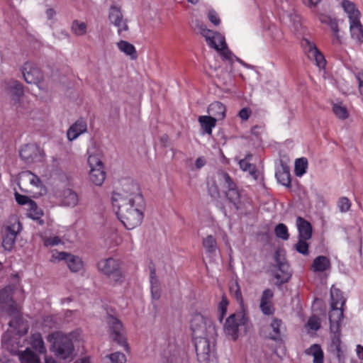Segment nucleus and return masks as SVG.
<instances>
[{
    "label": "nucleus",
    "instance_id": "f257e3e1",
    "mask_svg": "<svg viewBox=\"0 0 363 363\" xmlns=\"http://www.w3.org/2000/svg\"><path fill=\"white\" fill-rule=\"evenodd\" d=\"M13 289V286L9 285L0 291V310L13 318L9 323V328L2 335V346L10 352L16 354L21 363H41L38 354H45L46 348L40 333H33L28 340L30 347L23 351L19 350L23 346L21 342L26 341L24 335L28 328L22 320L18 307L12 298Z\"/></svg>",
    "mask_w": 363,
    "mask_h": 363
},
{
    "label": "nucleus",
    "instance_id": "f03ea898",
    "mask_svg": "<svg viewBox=\"0 0 363 363\" xmlns=\"http://www.w3.org/2000/svg\"><path fill=\"white\" fill-rule=\"evenodd\" d=\"M111 203L117 218L127 230L140 225L144 216L145 200L135 181H123L121 189L113 193Z\"/></svg>",
    "mask_w": 363,
    "mask_h": 363
},
{
    "label": "nucleus",
    "instance_id": "7ed1b4c3",
    "mask_svg": "<svg viewBox=\"0 0 363 363\" xmlns=\"http://www.w3.org/2000/svg\"><path fill=\"white\" fill-rule=\"evenodd\" d=\"M194 30L196 33L200 34L204 38L207 44L211 48L219 52L223 60L229 64H233L235 61H238L246 68L254 69L252 65L245 63L233 55L227 48L225 37L217 30L210 28L208 24H195Z\"/></svg>",
    "mask_w": 363,
    "mask_h": 363
},
{
    "label": "nucleus",
    "instance_id": "20e7f679",
    "mask_svg": "<svg viewBox=\"0 0 363 363\" xmlns=\"http://www.w3.org/2000/svg\"><path fill=\"white\" fill-rule=\"evenodd\" d=\"M81 335V330H77L67 335L56 333L49 336L53 338L52 347L53 352L57 357L62 359H72L74 354L73 341L78 340Z\"/></svg>",
    "mask_w": 363,
    "mask_h": 363
},
{
    "label": "nucleus",
    "instance_id": "39448f33",
    "mask_svg": "<svg viewBox=\"0 0 363 363\" xmlns=\"http://www.w3.org/2000/svg\"><path fill=\"white\" fill-rule=\"evenodd\" d=\"M248 320L247 311L244 306H241L239 311L231 314L226 319L223 325L224 333L232 340H236L242 331H246Z\"/></svg>",
    "mask_w": 363,
    "mask_h": 363
},
{
    "label": "nucleus",
    "instance_id": "423d86ee",
    "mask_svg": "<svg viewBox=\"0 0 363 363\" xmlns=\"http://www.w3.org/2000/svg\"><path fill=\"white\" fill-rule=\"evenodd\" d=\"M88 163L90 167L89 180L96 186H101L106 178L101 162V152L96 145H92L87 150Z\"/></svg>",
    "mask_w": 363,
    "mask_h": 363
},
{
    "label": "nucleus",
    "instance_id": "0eeeda50",
    "mask_svg": "<svg viewBox=\"0 0 363 363\" xmlns=\"http://www.w3.org/2000/svg\"><path fill=\"white\" fill-rule=\"evenodd\" d=\"M191 330L193 338H199L206 335L215 336L216 333L212 320L199 313L192 315Z\"/></svg>",
    "mask_w": 363,
    "mask_h": 363
},
{
    "label": "nucleus",
    "instance_id": "6e6552de",
    "mask_svg": "<svg viewBox=\"0 0 363 363\" xmlns=\"http://www.w3.org/2000/svg\"><path fill=\"white\" fill-rule=\"evenodd\" d=\"M216 181L223 189L228 200L238 208L237 204L240 199V192L236 184L233 181L229 174L223 171H219L216 175Z\"/></svg>",
    "mask_w": 363,
    "mask_h": 363
},
{
    "label": "nucleus",
    "instance_id": "1a4fd4ad",
    "mask_svg": "<svg viewBox=\"0 0 363 363\" xmlns=\"http://www.w3.org/2000/svg\"><path fill=\"white\" fill-rule=\"evenodd\" d=\"M214 336H203L199 338H193L198 360L200 363H210L213 358L211 340Z\"/></svg>",
    "mask_w": 363,
    "mask_h": 363
},
{
    "label": "nucleus",
    "instance_id": "9d476101",
    "mask_svg": "<svg viewBox=\"0 0 363 363\" xmlns=\"http://www.w3.org/2000/svg\"><path fill=\"white\" fill-rule=\"evenodd\" d=\"M301 45L308 58L313 62L320 69H324L326 60L324 55L320 52L313 41L303 38L301 41Z\"/></svg>",
    "mask_w": 363,
    "mask_h": 363
},
{
    "label": "nucleus",
    "instance_id": "9b49d317",
    "mask_svg": "<svg viewBox=\"0 0 363 363\" xmlns=\"http://www.w3.org/2000/svg\"><path fill=\"white\" fill-rule=\"evenodd\" d=\"M99 269L104 274L112 277L116 282H121L123 274L120 269V262L113 258L104 259L99 262Z\"/></svg>",
    "mask_w": 363,
    "mask_h": 363
},
{
    "label": "nucleus",
    "instance_id": "f8f14e48",
    "mask_svg": "<svg viewBox=\"0 0 363 363\" xmlns=\"http://www.w3.org/2000/svg\"><path fill=\"white\" fill-rule=\"evenodd\" d=\"M107 323L111 338L125 350H128V345L126 338L123 335V328L121 322L114 316L108 315L107 317Z\"/></svg>",
    "mask_w": 363,
    "mask_h": 363
},
{
    "label": "nucleus",
    "instance_id": "ddd939ff",
    "mask_svg": "<svg viewBox=\"0 0 363 363\" xmlns=\"http://www.w3.org/2000/svg\"><path fill=\"white\" fill-rule=\"evenodd\" d=\"M20 157L28 164L41 162L44 157V152L40 147L35 144H26L20 150Z\"/></svg>",
    "mask_w": 363,
    "mask_h": 363
},
{
    "label": "nucleus",
    "instance_id": "4468645a",
    "mask_svg": "<svg viewBox=\"0 0 363 363\" xmlns=\"http://www.w3.org/2000/svg\"><path fill=\"white\" fill-rule=\"evenodd\" d=\"M22 74L28 84H34L38 86L41 82L43 75L38 67L33 62H26L22 67Z\"/></svg>",
    "mask_w": 363,
    "mask_h": 363
},
{
    "label": "nucleus",
    "instance_id": "2eb2a0df",
    "mask_svg": "<svg viewBox=\"0 0 363 363\" xmlns=\"http://www.w3.org/2000/svg\"><path fill=\"white\" fill-rule=\"evenodd\" d=\"M275 259L277 262V271L274 273V278L279 284H283L290 279L291 274L288 264L284 261V259L279 257L278 252L275 254Z\"/></svg>",
    "mask_w": 363,
    "mask_h": 363
},
{
    "label": "nucleus",
    "instance_id": "dca6fc26",
    "mask_svg": "<svg viewBox=\"0 0 363 363\" xmlns=\"http://www.w3.org/2000/svg\"><path fill=\"white\" fill-rule=\"evenodd\" d=\"M273 296L274 293L269 289H267L262 292L259 308L264 315H270L274 313V307L272 302Z\"/></svg>",
    "mask_w": 363,
    "mask_h": 363
},
{
    "label": "nucleus",
    "instance_id": "f3484780",
    "mask_svg": "<svg viewBox=\"0 0 363 363\" xmlns=\"http://www.w3.org/2000/svg\"><path fill=\"white\" fill-rule=\"evenodd\" d=\"M341 6L348 17L350 23H360L361 13L353 2L350 0H342Z\"/></svg>",
    "mask_w": 363,
    "mask_h": 363
},
{
    "label": "nucleus",
    "instance_id": "a211bd4d",
    "mask_svg": "<svg viewBox=\"0 0 363 363\" xmlns=\"http://www.w3.org/2000/svg\"><path fill=\"white\" fill-rule=\"evenodd\" d=\"M87 125L84 119L77 120L72 124L67 132V137L69 141L77 139L80 135L86 131Z\"/></svg>",
    "mask_w": 363,
    "mask_h": 363
},
{
    "label": "nucleus",
    "instance_id": "6ab92c4d",
    "mask_svg": "<svg viewBox=\"0 0 363 363\" xmlns=\"http://www.w3.org/2000/svg\"><path fill=\"white\" fill-rule=\"evenodd\" d=\"M342 308L331 307L329 313L330 328L335 333L339 331L340 325L343 318Z\"/></svg>",
    "mask_w": 363,
    "mask_h": 363
},
{
    "label": "nucleus",
    "instance_id": "aec40b11",
    "mask_svg": "<svg viewBox=\"0 0 363 363\" xmlns=\"http://www.w3.org/2000/svg\"><path fill=\"white\" fill-rule=\"evenodd\" d=\"M296 225L298 232V238H311L312 226L308 220L298 216L296 218Z\"/></svg>",
    "mask_w": 363,
    "mask_h": 363
},
{
    "label": "nucleus",
    "instance_id": "412c9836",
    "mask_svg": "<svg viewBox=\"0 0 363 363\" xmlns=\"http://www.w3.org/2000/svg\"><path fill=\"white\" fill-rule=\"evenodd\" d=\"M116 46L119 51L128 57L130 60H135L137 59V51L133 44L125 40H120L116 43Z\"/></svg>",
    "mask_w": 363,
    "mask_h": 363
},
{
    "label": "nucleus",
    "instance_id": "4be33fe9",
    "mask_svg": "<svg viewBox=\"0 0 363 363\" xmlns=\"http://www.w3.org/2000/svg\"><path fill=\"white\" fill-rule=\"evenodd\" d=\"M7 89L12 101L14 103L18 102L23 94V86L16 80H11L7 83Z\"/></svg>",
    "mask_w": 363,
    "mask_h": 363
},
{
    "label": "nucleus",
    "instance_id": "5701e85b",
    "mask_svg": "<svg viewBox=\"0 0 363 363\" xmlns=\"http://www.w3.org/2000/svg\"><path fill=\"white\" fill-rule=\"evenodd\" d=\"M60 197L64 206L74 207L78 203V195L70 189H65Z\"/></svg>",
    "mask_w": 363,
    "mask_h": 363
},
{
    "label": "nucleus",
    "instance_id": "b1692460",
    "mask_svg": "<svg viewBox=\"0 0 363 363\" xmlns=\"http://www.w3.org/2000/svg\"><path fill=\"white\" fill-rule=\"evenodd\" d=\"M208 111L217 121L225 118L226 108L222 103L215 101L209 106Z\"/></svg>",
    "mask_w": 363,
    "mask_h": 363
},
{
    "label": "nucleus",
    "instance_id": "393cba45",
    "mask_svg": "<svg viewBox=\"0 0 363 363\" xmlns=\"http://www.w3.org/2000/svg\"><path fill=\"white\" fill-rule=\"evenodd\" d=\"M330 267V261L325 256H318L313 262L311 269L314 272H323Z\"/></svg>",
    "mask_w": 363,
    "mask_h": 363
},
{
    "label": "nucleus",
    "instance_id": "a878e982",
    "mask_svg": "<svg viewBox=\"0 0 363 363\" xmlns=\"http://www.w3.org/2000/svg\"><path fill=\"white\" fill-rule=\"evenodd\" d=\"M198 121L201 125L203 133L211 135L213 128L216 126V119L210 116H201Z\"/></svg>",
    "mask_w": 363,
    "mask_h": 363
},
{
    "label": "nucleus",
    "instance_id": "bb28decb",
    "mask_svg": "<svg viewBox=\"0 0 363 363\" xmlns=\"http://www.w3.org/2000/svg\"><path fill=\"white\" fill-rule=\"evenodd\" d=\"M305 353L307 355L313 357V363H323L324 354L321 347L318 344H313L306 350Z\"/></svg>",
    "mask_w": 363,
    "mask_h": 363
},
{
    "label": "nucleus",
    "instance_id": "cd10ccee",
    "mask_svg": "<svg viewBox=\"0 0 363 363\" xmlns=\"http://www.w3.org/2000/svg\"><path fill=\"white\" fill-rule=\"evenodd\" d=\"M275 177L279 184L285 186H289L291 184V175L287 167L282 166L277 169Z\"/></svg>",
    "mask_w": 363,
    "mask_h": 363
},
{
    "label": "nucleus",
    "instance_id": "c85d7f7f",
    "mask_svg": "<svg viewBox=\"0 0 363 363\" xmlns=\"http://www.w3.org/2000/svg\"><path fill=\"white\" fill-rule=\"evenodd\" d=\"M345 304V299L342 292L334 286L330 289V307L342 308Z\"/></svg>",
    "mask_w": 363,
    "mask_h": 363
},
{
    "label": "nucleus",
    "instance_id": "c756f323",
    "mask_svg": "<svg viewBox=\"0 0 363 363\" xmlns=\"http://www.w3.org/2000/svg\"><path fill=\"white\" fill-rule=\"evenodd\" d=\"M202 245L208 255H213L217 250V242L216 238L213 235H208L203 239Z\"/></svg>",
    "mask_w": 363,
    "mask_h": 363
},
{
    "label": "nucleus",
    "instance_id": "7c9ffc66",
    "mask_svg": "<svg viewBox=\"0 0 363 363\" xmlns=\"http://www.w3.org/2000/svg\"><path fill=\"white\" fill-rule=\"evenodd\" d=\"M239 165L242 170L245 172H248L255 179H257V171L256 167L250 162L248 157H245V159L240 160L239 161Z\"/></svg>",
    "mask_w": 363,
    "mask_h": 363
},
{
    "label": "nucleus",
    "instance_id": "2f4dec72",
    "mask_svg": "<svg viewBox=\"0 0 363 363\" xmlns=\"http://www.w3.org/2000/svg\"><path fill=\"white\" fill-rule=\"evenodd\" d=\"M282 322L281 320L274 318L270 324L272 332L269 333V337L274 340H280L281 334L280 331Z\"/></svg>",
    "mask_w": 363,
    "mask_h": 363
},
{
    "label": "nucleus",
    "instance_id": "473e14b6",
    "mask_svg": "<svg viewBox=\"0 0 363 363\" xmlns=\"http://www.w3.org/2000/svg\"><path fill=\"white\" fill-rule=\"evenodd\" d=\"M27 216L34 220H39L43 216L42 211L34 201H31L27 208Z\"/></svg>",
    "mask_w": 363,
    "mask_h": 363
},
{
    "label": "nucleus",
    "instance_id": "72a5a7b5",
    "mask_svg": "<svg viewBox=\"0 0 363 363\" xmlns=\"http://www.w3.org/2000/svg\"><path fill=\"white\" fill-rule=\"evenodd\" d=\"M350 31L352 38L359 43L363 42L362 24H350Z\"/></svg>",
    "mask_w": 363,
    "mask_h": 363
},
{
    "label": "nucleus",
    "instance_id": "f704fd0d",
    "mask_svg": "<svg viewBox=\"0 0 363 363\" xmlns=\"http://www.w3.org/2000/svg\"><path fill=\"white\" fill-rule=\"evenodd\" d=\"M22 227L16 216H11L9 218V224L6 227V233L9 234H14L16 236L20 233Z\"/></svg>",
    "mask_w": 363,
    "mask_h": 363
},
{
    "label": "nucleus",
    "instance_id": "c9c22d12",
    "mask_svg": "<svg viewBox=\"0 0 363 363\" xmlns=\"http://www.w3.org/2000/svg\"><path fill=\"white\" fill-rule=\"evenodd\" d=\"M67 264L72 272H77L82 269V261L79 257L73 255H69Z\"/></svg>",
    "mask_w": 363,
    "mask_h": 363
},
{
    "label": "nucleus",
    "instance_id": "e433bc0d",
    "mask_svg": "<svg viewBox=\"0 0 363 363\" xmlns=\"http://www.w3.org/2000/svg\"><path fill=\"white\" fill-rule=\"evenodd\" d=\"M308 167V160L305 157L298 158L295 162L294 172L297 177L303 176Z\"/></svg>",
    "mask_w": 363,
    "mask_h": 363
},
{
    "label": "nucleus",
    "instance_id": "4c0bfd02",
    "mask_svg": "<svg viewBox=\"0 0 363 363\" xmlns=\"http://www.w3.org/2000/svg\"><path fill=\"white\" fill-rule=\"evenodd\" d=\"M108 18L110 23H121L123 15L120 8L113 6L110 8Z\"/></svg>",
    "mask_w": 363,
    "mask_h": 363
},
{
    "label": "nucleus",
    "instance_id": "58836bf2",
    "mask_svg": "<svg viewBox=\"0 0 363 363\" xmlns=\"http://www.w3.org/2000/svg\"><path fill=\"white\" fill-rule=\"evenodd\" d=\"M334 114L340 119H346L348 116L347 109L342 104H335L333 107Z\"/></svg>",
    "mask_w": 363,
    "mask_h": 363
},
{
    "label": "nucleus",
    "instance_id": "ea45409f",
    "mask_svg": "<svg viewBox=\"0 0 363 363\" xmlns=\"http://www.w3.org/2000/svg\"><path fill=\"white\" fill-rule=\"evenodd\" d=\"M305 328L308 332L310 330L317 331L320 328V320L315 315H312L308 320Z\"/></svg>",
    "mask_w": 363,
    "mask_h": 363
},
{
    "label": "nucleus",
    "instance_id": "a19ab883",
    "mask_svg": "<svg viewBox=\"0 0 363 363\" xmlns=\"http://www.w3.org/2000/svg\"><path fill=\"white\" fill-rule=\"evenodd\" d=\"M229 304L225 296H223L218 306V320L221 323L226 314L227 308Z\"/></svg>",
    "mask_w": 363,
    "mask_h": 363
},
{
    "label": "nucleus",
    "instance_id": "79ce46f5",
    "mask_svg": "<svg viewBox=\"0 0 363 363\" xmlns=\"http://www.w3.org/2000/svg\"><path fill=\"white\" fill-rule=\"evenodd\" d=\"M267 30L266 35L272 37L275 40H279L282 36V32L277 26V24H267Z\"/></svg>",
    "mask_w": 363,
    "mask_h": 363
},
{
    "label": "nucleus",
    "instance_id": "37998d69",
    "mask_svg": "<svg viewBox=\"0 0 363 363\" xmlns=\"http://www.w3.org/2000/svg\"><path fill=\"white\" fill-rule=\"evenodd\" d=\"M274 233L277 238L283 240H287L289 238L288 228L284 223H279L276 226Z\"/></svg>",
    "mask_w": 363,
    "mask_h": 363
},
{
    "label": "nucleus",
    "instance_id": "c03bdc74",
    "mask_svg": "<svg viewBox=\"0 0 363 363\" xmlns=\"http://www.w3.org/2000/svg\"><path fill=\"white\" fill-rule=\"evenodd\" d=\"M16 236L14 234L7 233L3 238L2 246L7 250L11 251L14 245Z\"/></svg>",
    "mask_w": 363,
    "mask_h": 363
},
{
    "label": "nucleus",
    "instance_id": "a18cd8bd",
    "mask_svg": "<svg viewBox=\"0 0 363 363\" xmlns=\"http://www.w3.org/2000/svg\"><path fill=\"white\" fill-rule=\"evenodd\" d=\"M309 239L298 238V242L295 245V248L299 253L306 255L308 254V244L307 240Z\"/></svg>",
    "mask_w": 363,
    "mask_h": 363
},
{
    "label": "nucleus",
    "instance_id": "49530a36",
    "mask_svg": "<svg viewBox=\"0 0 363 363\" xmlns=\"http://www.w3.org/2000/svg\"><path fill=\"white\" fill-rule=\"evenodd\" d=\"M24 174L28 177L29 182L32 186L37 188H41L43 186V183L38 176L29 171Z\"/></svg>",
    "mask_w": 363,
    "mask_h": 363
},
{
    "label": "nucleus",
    "instance_id": "de8ad7c7",
    "mask_svg": "<svg viewBox=\"0 0 363 363\" xmlns=\"http://www.w3.org/2000/svg\"><path fill=\"white\" fill-rule=\"evenodd\" d=\"M337 206L340 212L346 213L351 207V202L347 197L342 196L339 199Z\"/></svg>",
    "mask_w": 363,
    "mask_h": 363
},
{
    "label": "nucleus",
    "instance_id": "09e8293b",
    "mask_svg": "<svg viewBox=\"0 0 363 363\" xmlns=\"http://www.w3.org/2000/svg\"><path fill=\"white\" fill-rule=\"evenodd\" d=\"M109 359L112 363H125L126 357L123 353L116 352L113 354H111L109 356Z\"/></svg>",
    "mask_w": 363,
    "mask_h": 363
},
{
    "label": "nucleus",
    "instance_id": "8fccbe9b",
    "mask_svg": "<svg viewBox=\"0 0 363 363\" xmlns=\"http://www.w3.org/2000/svg\"><path fill=\"white\" fill-rule=\"evenodd\" d=\"M69 253L65 252H55L52 255L51 261H61L65 260L66 263L67 262L68 257H69Z\"/></svg>",
    "mask_w": 363,
    "mask_h": 363
},
{
    "label": "nucleus",
    "instance_id": "3c124183",
    "mask_svg": "<svg viewBox=\"0 0 363 363\" xmlns=\"http://www.w3.org/2000/svg\"><path fill=\"white\" fill-rule=\"evenodd\" d=\"M86 24H72V30L76 35H82L86 32Z\"/></svg>",
    "mask_w": 363,
    "mask_h": 363
},
{
    "label": "nucleus",
    "instance_id": "603ef678",
    "mask_svg": "<svg viewBox=\"0 0 363 363\" xmlns=\"http://www.w3.org/2000/svg\"><path fill=\"white\" fill-rule=\"evenodd\" d=\"M155 271L154 270H151L150 284H151L152 296L153 298L157 299V298H159L160 295H159V294L157 292V289H155L154 284H156V282H157V280L155 278Z\"/></svg>",
    "mask_w": 363,
    "mask_h": 363
},
{
    "label": "nucleus",
    "instance_id": "864d4df0",
    "mask_svg": "<svg viewBox=\"0 0 363 363\" xmlns=\"http://www.w3.org/2000/svg\"><path fill=\"white\" fill-rule=\"evenodd\" d=\"M177 360L178 356L177 352H174L172 354L167 352H164L163 363H177Z\"/></svg>",
    "mask_w": 363,
    "mask_h": 363
},
{
    "label": "nucleus",
    "instance_id": "5fc2aeb1",
    "mask_svg": "<svg viewBox=\"0 0 363 363\" xmlns=\"http://www.w3.org/2000/svg\"><path fill=\"white\" fill-rule=\"evenodd\" d=\"M15 199L16 202L20 205H27L29 206V203L33 201L30 199L27 196L21 195L18 193L15 194Z\"/></svg>",
    "mask_w": 363,
    "mask_h": 363
},
{
    "label": "nucleus",
    "instance_id": "6e6d98bb",
    "mask_svg": "<svg viewBox=\"0 0 363 363\" xmlns=\"http://www.w3.org/2000/svg\"><path fill=\"white\" fill-rule=\"evenodd\" d=\"M230 291L231 293L234 294L235 296L238 300H240L241 301V306H243L242 302V293L240 289V286L238 284V282H235L233 284L230 286Z\"/></svg>",
    "mask_w": 363,
    "mask_h": 363
},
{
    "label": "nucleus",
    "instance_id": "4d7b16f0",
    "mask_svg": "<svg viewBox=\"0 0 363 363\" xmlns=\"http://www.w3.org/2000/svg\"><path fill=\"white\" fill-rule=\"evenodd\" d=\"M52 176L57 177V178L63 183H67L69 179V176L62 169H57L53 173Z\"/></svg>",
    "mask_w": 363,
    "mask_h": 363
},
{
    "label": "nucleus",
    "instance_id": "13d9d810",
    "mask_svg": "<svg viewBox=\"0 0 363 363\" xmlns=\"http://www.w3.org/2000/svg\"><path fill=\"white\" fill-rule=\"evenodd\" d=\"M208 18L210 23H220V19L217 12L213 9H209L208 12Z\"/></svg>",
    "mask_w": 363,
    "mask_h": 363
},
{
    "label": "nucleus",
    "instance_id": "bf43d9fd",
    "mask_svg": "<svg viewBox=\"0 0 363 363\" xmlns=\"http://www.w3.org/2000/svg\"><path fill=\"white\" fill-rule=\"evenodd\" d=\"M206 164V159L203 156L199 157L194 163V167H191L192 170L201 169Z\"/></svg>",
    "mask_w": 363,
    "mask_h": 363
},
{
    "label": "nucleus",
    "instance_id": "052dcab7",
    "mask_svg": "<svg viewBox=\"0 0 363 363\" xmlns=\"http://www.w3.org/2000/svg\"><path fill=\"white\" fill-rule=\"evenodd\" d=\"M251 115V110L249 108H242L239 113L238 116L242 121H247L250 118Z\"/></svg>",
    "mask_w": 363,
    "mask_h": 363
},
{
    "label": "nucleus",
    "instance_id": "680f3d73",
    "mask_svg": "<svg viewBox=\"0 0 363 363\" xmlns=\"http://www.w3.org/2000/svg\"><path fill=\"white\" fill-rule=\"evenodd\" d=\"M61 243V240L57 236L50 237L45 240V245L55 246Z\"/></svg>",
    "mask_w": 363,
    "mask_h": 363
},
{
    "label": "nucleus",
    "instance_id": "e2e57ef3",
    "mask_svg": "<svg viewBox=\"0 0 363 363\" xmlns=\"http://www.w3.org/2000/svg\"><path fill=\"white\" fill-rule=\"evenodd\" d=\"M330 28L336 40H340V35L339 34L338 24H330Z\"/></svg>",
    "mask_w": 363,
    "mask_h": 363
},
{
    "label": "nucleus",
    "instance_id": "0e129e2a",
    "mask_svg": "<svg viewBox=\"0 0 363 363\" xmlns=\"http://www.w3.org/2000/svg\"><path fill=\"white\" fill-rule=\"evenodd\" d=\"M116 28L119 35H124V32L128 29V24H113Z\"/></svg>",
    "mask_w": 363,
    "mask_h": 363
},
{
    "label": "nucleus",
    "instance_id": "69168bd1",
    "mask_svg": "<svg viewBox=\"0 0 363 363\" xmlns=\"http://www.w3.org/2000/svg\"><path fill=\"white\" fill-rule=\"evenodd\" d=\"M357 79L359 84V91L360 95L363 97V73H359L357 75Z\"/></svg>",
    "mask_w": 363,
    "mask_h": 363
},
{
    "label": "nucleus",
    "instance_id": "338daca9",
    "mask_svg": "<svg viewBox=\"0 0 363 363\" xmlns=\"http://www.w3.org/2000/svg\"><path fill=\"white\" fill-rule=\"evenodd\" d=\"M43 325L48 328H52L54 325L52 318L51 316H47L44 318Z\"/></svg>",
    "mask_w": 363,
    "mask_h": 363
},
{
    "label": "nucleus",
    "instance_id": "774afa93",
    "mask_svg": "<svg viewBox=\"0 0 363 363\" xmlns=\"http://www.w3.org/2000/svg\"><path fill=\"white\" fill-rule=\"evenodd\" d=\"M56 14V12L52 9H48L46 11V16L48 20H52L54 16Z\"/></svg>",
    "mask_w": 363,
    "mask_h": 363
}]
</instances>
